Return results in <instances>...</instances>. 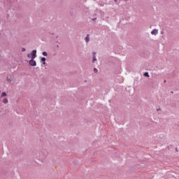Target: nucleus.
Wrapping results in <instances>:
<instances>
[{
  "instance_id": "obj_1",
  "label": "nucleus",
  "mask_w": 179,
  "mask_h": 179,
  "mask_svg": "<svg viewBox=\"0 0 179 179\" xmlns=\"http://www.w3.org/2000/svg\"><path fill=\"white\" fill-rule=\"evenodd\" d=\"M7 80L10 85H15V83L16 82V80H15V76L12 75L7 76Z\"/></svg>"
},
{
  "instance_id": "obj_2",
  "label": "nucleus",
  "mask_w": 179,
  "mask_h": 179,
  "mask_svg": "<svg viewBox=\"0 0 179 179\" xmlns=\"http://www.w3.org/2000/svg\"><path fill=\"white\" fill-rule=\"evenodd\" d=\"M36 57H37V50H32L31 53V59H35Z\"/></svg>"
},
{
  "instance_id": "obj_3",
  "label": "nucleus",
  "mask_w": 179,
  "mask_h": 179,
  "mask_svg": "<svg viewBox=\"0 0 179 179\" xmlns=\"http://www.w3.org/2000/svg\"><path fill=\"white\" fill-rule=\"evenodd\" d=\"M29 65H31V66H36L37 62H36V60H34V59H31L29 60Z\"/></svg>"
},
{
  "instance_id": "obj_4",
  "label": "nucleus",
  "mask_w": 179,
  "mask_h": 179,
  "mask_svg": "<svg viewBox=\"0 0 179 179\" xmlns=\"http://www.w3.org/2000/svg\"><path fill=\"white\" fill-rule=\"evenodd\" d=\"M96 61H97V58H96V52H92V64H94V62H96Z\"/></svg>"
},
{
  "instance_id": "obj_5",
  "label": "nucleus",
  "mask_w": 179,
  "mask_h": 179,
  "mask_svg": "<svg viewBox=\"0 0 179 179\" xmlns=\"http://www.w3.org/2000/svg\"><path fill=\"white\" fill-rule=\"evenodd\" d=\"M151 34H152V36H157V34H159V30H157V29H153L151 31Z\"/></svg>"
},
{
  "instance_id": "obj_6",
  "label": "nucleus",
  "mask_w": 179,
  "mask_h": 179,
  "mask_svg": "<svg viewBox=\"0 0 179 179\" xmlns=\"http://www.w3.org/2000/svg\"><path fill=\"white\" fill-rule=\"evenodd\" d=\"M85 40V43H89V41H90V34H87Z\"/></svg>"
},
{
  "instance_id": "obj_7",
  "label": "nucleus",
  "mask_w": 179,
  "mask_h": 179,
  "mask_svg": "<svg viewBox=\"0 0 179 179\" xmlns=\"http://www.w3.org/2000/svg\"><path fill=\"white\" fill-rule=\"evenodd\" d=\"M3 104H8V103H9V101L8 100L7 98H4L3 99Z\"/></svg>"
},
{
  "instance_id": "obj_8",
  "label": "nucleus",
  "mask_w": 179,
  "mask_h": 179,
  "mask_svg": "<svg viewBox=\"0 0 179 179\" xmlns=\"http://www.w3.org/2000/svg\"><path fill=\"white\" fill-rule=\"evenodd\" d=\"M6 96H8V94H6V92H2L1 97H6Z\"/></svg>"
},
{
  "instance_id": "obj_9",
  "label": "nucleus",
  "mask_w": 179,
  "mask_h": 179,
  "mask_svg": "<svg viewBox=\"0 0 179 179\" xmlns=\"http://www.w3.org/2000/svg\"><path fill=\"white\" fill-rule=\"evenodd\" d=\"M46 60H47V59L45 57L41 58V62H45Z\"/></svg>"
},
{
  "instance_id": "obj_10",
  "label": "nucleus",
  "mask_w": 179,
  "mask_h": 179,
  "mask_svg": "<svg viewBox=\"0 0 179 179\" xmlns=\"http://www.w3.org/2000/svg\"><path fill=\"white\" fill-rule=\"evenodd\" d=\"M144 76H145L147 78H150V76H149V73L148 72L144 73Z\"/></svg>"
},
{
  "instance_id": "obj_11",
  "label": "nucleus",
  "mask_w": 179,
  "mask_h": 179,
  "mask_svg": "<svg viewBox=\"0 0 179 179\" xmlns=\"http://www.w3.org/2000/svg\"><path fill=\"white\" fill-rule=\"evenodd\" d=\"M42 55H43L44 57H47V55H48V54L47 53V52H42Z\"/></svg>"
},
{
  "instance_id": "obj_12",
  "label": "nucleus",
  "mask_w": 179,
  "mask_h": 179,
  "mask_svg": "<svg viewBox=\"0 0 179 179\" xmlns=\"http://www.w3.org/2000/svg\"><path fill=\"white\" fill-rule=\"evenodd\" d=\"M94 72L95 73H97V72H99V70H97V69L94 68Z\"/></svg>"
},
{
  "instance_id": "obj_13",
  "label": "nucleus",
  "mask_w": 179,
  "mask_h": 179,
  "mask_svg": "<svg viewBox=\"0 0 179 179\" xmlns=\"http://www.w3.org/2000/svg\"><path fill=\"white\" fill-rule=\"evenodd\" d=\"M21 51H22V52H24V51H26V48H22Z\"/></svg>"
},
{
  "instance_id": "obj_14",
  "label": "nucleus",
  "mask_w": 179,
  "mask_h": 179,
  "mask_svg": "<svg viewBox=\"0 0 179 179\" xmlns=\"http://www.w3.org/2000/svg\"><path fill=\"white\" fill-rule=\"evenodd\" d=\"M92 20H93V22H96V20H97V18H92Z\"/></svg>"
},
{
  "instance_id": "obj_15",
  "label": "nucleus",
  "mask_w": 179,
  "mask_h": 179,
  "mask_svg": "<svg viewBox=\"0 0 179 179\" xmlns=\"http://www.w3.org/2000/svg\"><path fill=\"white\" fill-rule=\"evenodd\" d=\"M27 57H28L29 58H30V57L31 58V55H30V53H28V54H27Z\"/></svg>"
},
{
  "instance_id": "obj_16",
  "label": "nucleus",
  "mask_w": 179,
  "mask_h": 179,
  "mask_svg": "<svg viewBox=\"0 0 179 179\" xmlns=\"http://www.w3.org/2000/svg\"><path fill=\"white\" fill-rule=\"evenodd\" d=\"M157 111H162V108H157Z\"/></svg>"
},
{
  "instance_id": "obj_17",
  "label": "nucleus",
  "mask_w": 179,
  "mask_h": 179,
  "mask_svg": "<svg viewBox=\"0 0 179 179\" xmlns=\"http://www.w3.org/2000/svg\"><path fill=\"white\" fill-rule=\"evenodd\" d=\"M161 34H164V31H161Z\"/></svg>"
},
{
  "instance_id": "obj_18",
  "label": "nucleus",
  "mask_w": 179,
  "mask_h": 179,
  "mask_svg": "<svg viewBox=\"0 0 179 179\" xmlns=\"http://www.w3.org/2000/svg\"><path fill=\"white\" fill-rule=\"evenodd\" d=\"M46 64H47V63H45V62H43V65H45Z\"/></svg>"
},
{
  "instance_id": "obj_19",
  "label": "nucleus",
  "mask_w": 179,
  "mask_h": 179,
  "mask_svg": "<svg viewBox=\"0 0 179 179\" xmlns=\"http://www.w3.org/2000/svg\"><path fill=\"white\" fill-rule=\"evenodd\" d=\"M176 152H178V148H176Z\"/></svg>"
},
{
  "instance_id": "obj_20",
  "label": "nucleus",
  "mask_w": 179,
  "mask_h": 179,
  "mask_svg": "<svg viewBox=\"0 0 179 179\" xmlns=\"http://www.w3.org/2000/svg\"><path fill=\"white\" fill-rule=\"evenodd\" d=\"M164 83H166L167 81H166V80H164Z\"/></svg>"
},
{
  "instance_id": "obj_21",
  "label": "nucleus",
  "mask_w": 179,
  "mask_h": 179,
  "mask_svg": "<svg viewBox=\"0 0 179 179\" xmlns=\"http://www.w3.org/2000/svg\"><path fill=\"white\" fill-rule=\"evenodd\" d=\"M115 1V2H117V0H114Z\"/></svg>"
},
{
  "instance_id": "obj_22",
  "label": "nucleus",
  "mask_w": 179,
  "mask_h": 179,
  "mask_svg": "<svg viewBox=\"0 0 179 179\" xmlns=\"http://www.w3.org/2000/svg\"><path fill=\"white\" fill-rule=\"evenodd\" d=\"M124 1H127V0H124Z\"/></svg>"
}]
</instances>
